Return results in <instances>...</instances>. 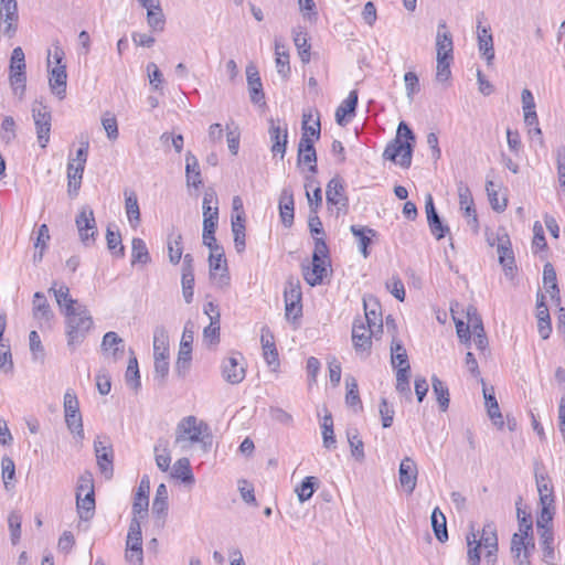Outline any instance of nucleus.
I'll return each instance as SVG.
<instances>
[{
  "instance_id": "58836bf2",
  "label": "nucleus",
  "mask_w": 565,
  "mask_h": 565,
  "mask_svg": "<svg viewBox=\"0 0 565 565\" xmlns=\"http://www.w3.org/2000/svg\"><path fill=\"white\" fill-rule=\"evenodd\" d=\"M218 201L213 190H207L203 196V221H218Z\"/></svg>"
},
{
  "instance_id": "6e6d98bb",
  "label": "nucleus",
  "mask_w": 565,
  "mask_h": 565,
  "mask_svg": "<svg viewBox=\"0 0 565 565\" xmlns=\"http://www.w3.org/2000/svg\"><path fill=\"white\" fill-rule=\"evenodd\" d=\"M431 386L438 405L443 412L449 406V391L447 385L437 376L431 377Z\"/></svg>"
},
{
  "instance_id": "a878e982",
  "label": "nucleus",
  "mask_w": 565,
  "mask_h": 565,
  "mask_svg": "<svg viewBox=\"0 0 565 565\" xmlns=\"http://www.w3.org/2000/svg\"><path fill=\"white\" fill-rule=\"evenodd\" d=\"M100 349L105 354H110L116 361L124 352V340L114 331L106 332Z\"/></svg>"
},
{
  "instance_id": "3c124183",
  "label": "nucleus",
  "mask_w": 565,
  "mask_h": 565,
  "mask_svg": "<svg viewBox=\"0 0 565 565\" xmlns=\"http://www.w3.org/2000/svg\"><path fill=\"white\" fill-rule=\"evenodd\" d=\"M168 510V490L164 483H160L152 501V513L159 518L166 515Z\"/></svg>"
},
{
  "instance_id": "69168bd1",
  "label": "nucleus",
  "mask_w": 565,
  "mask_h": 565,
  "mask_svg": "<svg viewBox=\"0 0 565 565\" xmlns=\"http://www.w3.org/2000/svg\"><path fill=\"white\" fill-rule=\"evenodd\" d=\"M168 256L171 264L177 265L182 258V235L177 234L174 237L170 236L168 239Z\"/></svg>"
},
{
  "instance_id": "49530a36",
  "label": "nucleus",
  "mask_w": 565,
  "mask_h": 565,
  "mask_svg": "<svg viewBox=\"0 0 565 565\" xmlns=\"http://www.w3.org/2000/svg\"><path fill=\"white\" fill-rule=\"evenodd\" d=\"M347 385V394H345V404L349 407L354 408L355 412L362 409V403L359 395L358 382L353 376L345 377Z\"/></svg>"
},
{
  "instance_id": "c9c22d12",
  "label": "nucleus",
  "mask_w": 565,
  "mask_h": 565,
  "mask_svg": "<svg viewBox=\"0 0 565 565\" xmlns=\"http://www.w3.org/2000/svg\"><path fill=\"white\" fill-rule=\"evenodd\" d=\"M391 361L392 365L397 370H402L403 367L411 370L406 349L402 342L395 338H393L391 344Z\"/></svg>"
},
{
  "instance_id": "052dcab7",
  "label": "nucleus",
  "mask_w": 565,
  "mask_h": 565,
  "mask_svg": "<svg viewBox=\"0 0 565 565\" xmlns=\"http://www.w3.org/2000/svg\"><path fill=\"white\" fill-rule=\"evenodd\" d=\"M497 252L499 255V262L503 266L504 270H512L514 266V255L510 247V241L500 239Z\"/></svg>"
},
{
  "instance_id": "de8ad7c7",
  "label": "nucleus",
  "mask_w": 565,
  "mask_h": 565,
  "mask_svg": "<svg viewBox=\"0 0 565 565\" xmlns=\"http://www.w3.org/2000/svg\"><path fill=\"white\" fill-rule=\"evenodd\" d=\"M431 526L436 539L444 543L448 540V532L446 525V516L439 508H435L431 513Z\"/></svg>"
},
{
  "instance_id": "412c9836",
  "label": "nucleus",
  "mask_w": 565,
  "mask_h": 565,
  "mask_svg": "<svg viewBox=\"0 0 565 565\" xmlns=\"http://www.w3.org/2000/svg\"><path fill=\"white\" fill-rule=\"evenodd\" d=\"M317 154L316 149L313 147V139L307 137L306 134L301 135L299 146H298V162L299 163H309V171L312 173L317 172Z\"/></svg>"
},
{
  "instance_id": "0e129e2a",
  "label": "nucleus",
  "mask_w": 565,
  "mask_h": 565,
  "mask_svg": "<svg viewBox=\"0 0 565 565\" xmlns=\"http://www.w3.org/2000/svg\"><path fill=\"white\" fill-rule=\"evenodd\" d=\"M125 379L127 385L135 391L141 386L138 361L135 355H132L128 361Z\"/></svg>"
},
{
  "instance_id": "c85d7f7f",
  "label": "nucleus",
  "mask_w": 565,
  "mask_h": 565,
  "mask_svg": "<svg viewBox=\"0 0 565 565\" xmlns=\"http://www.w3.org/2000/svg\"><path fill=\"white\" fill-rule=\"evenodd\" d=\"M279 213L285 226L294 222V195L290 189H284L279 199Z\"/></svg>"
},
{
  "instance_id": "39448f33",
  "label": "nucleus",
  "mask_w": 565,
  "mask_h": 565,
  "mask_svg": "<svg viewBox=\"0 0 565 565\" xmlns=\"http://www.w3.org/2000/svg\"><path fill=\"white\" fill-rule=\"evenodd\" d=\"M194 340V324L188 321L184 324L183 333L180 341L178 359L175 362V373L180 377H184L191 366L192 361V343Z\"/></svg>"
},
{
  "instance_id": "72a5a7b5",
  "label": "nucleus",
  "mask_w": 565,
  "mask_h": 565,
  "mask_svg": "<svg viewBox=\"0 0 565 565\" xmlns=\"http://www.w3.org/2000/svg\"><path fill=\"white\" fill-rule=\"evenodd\" d=\"M153 356L169 359V335L163 326H157L153 330Z\"/></svg>"
},
{
  "instance_id": "ddd939ff",
  "label": "nucleus",
  "mask_w": 565,
  "mask_h": 565,
  "mask_svg": "<svg viewBox=\"0 0 565 565\" xmlns=\"http://www.w3.org/2000/svg\"><path fill=\"white\" fill-rule=\"evenodd\" d=\"M269 138L271 141V153L274 157L279 156L281 159L285 157L287 139H288V130L287 126L279 120H269V129H268Z\"/></svg>"
},
{
  "instance_id": "bf43d9fd",
  "label": "nucleus",
  "mask_w": 565,
  "mask_h": 565,
  "mask_svg": "<svg viewBox=\"0 0 565 565\" xmlns=\"http://www.w3.org/2000/svg\"><path fill=\"white\" fill-rule=\"evenodd\" d=\"M535 548L532 535H524L523 533H514L511 540L512 552H533Z\"/></svg>"
},
{
  "instance_id": "4c0bfd02",
  "label": "nucleus",
  "mask_w": 565,
  "mask_h": 565,
  "mask_svg": "<svg viewBox=\"0 0 565 565\" xmlns=\"http://www.w3.org/2000/svg\"><path fill=\"white\" fill-rule=\"evenodd\" d=\"M185 175L188 185L198 188L202 183L199 161L191 152L185 154Z\"/></svg>"
},
{
  "instance_id": "473e14b6",
  "label": "nucleus",
  "mask_w": 565,
  "mask_h": 565,
  "mask_svg": "<svg viewBox=\"0 0 565 565\" xmlns=\"http://www.w3.org/2000/svg\"><path fill=\"white\" fill-rule=\"evenodd\" d=\"M247 83L253 103H259L264 98L263 85L257 68L254 65L246 67Z\"/></svg>"
},
{
  "instance_id": "7ed1b4c3",
  "label": "nucleus",
  "mask_w": 565,
  "mask_h": 565,
  "mask_svg": "<svg viewBox=\"0 0 565 565\" xmlns=\"http://www.w3.org/2000/svg\"><path fill=\"white\" fill-rule=\"evenodd\" d=\"M64 316L67 345L81 344L94 324L87 307L85 305H77L74 310L66 312Z\"/></svg>"
},
{
  "instance_id": "4d7b16f0",
  "label": "nucleus",
  "mask_w": 565,
  "mask_h": 565,
  "mask_svg": "<svg viewBox=\"0 0 565 565\" xmlns=\"http://www.w3.org/2000/svg\"><path fill=\"white\" fill-rule=\"evenodd\" d=\"M154 459L157 467L161 471H168L170 468L171 457L168 451V441L167 440H159L158 444L154 446Z\"/></svg>"
},
{
  "instance_id": "aec40b11",
  "label": "nucleus",
  "mask_w": 565,
  "mask_h": 565,
  "mask_svg": "<svg viewBox=\"0 0 565 565\" xmlns=\"http://www.w3.org/2000/svg\"><path fill=\"white\" fill-rule=\"evenodd\" d=\"M209 264L212 278H215L216 273L221 271L217 285L221 287L226 286L230 278L227 276V265L223 248H215V250L210 252Z\"/></svg>"
},
{
  "instance_id": "c756f323",
  "label": "nucleus",
  "mask_w": 565,
  "mask_h": 565,
  "mask_svg": "<svg viewBox=\"0 0 565 565\" xmlns=\"http://www.w3.org/2000/svg\"><path fill=\"white\" fill-rule=\"evenodd\" d=\"M487 550V557H491L498 551L497 529L493 522H487L482 529L481 537L478 540Z\"/></svg>"
},
{
  "instance_id": "0eeeda50",
  "label": "nucleus",
  "mask_w": 565,
  "mask_h": 565,
  "mask_svg": "<svg viewBox=\"0 0 565 565\" xmlns=\"http://www.w3.org/2000/svg\"><path fill=\"white\" fill-rule=\"evenodd\" d=\"M97 466L106 479L114 475V449L109 437L97 436L94 440Z\"/></svg>"
},
{
  "instance_id": "6ab92c4d",
  "label": "nucleus",
  "mask_w": 565,
  "mask_h": 565,
  "mask_svg": "<svg viewBox=\"0 0 565 565\" xmlns=\"http://www.w3.org/2000/svg\"><path fill=\"white\" fill-rule=\"evenodd\" d=\"M149 492L150 481L148 477H143L139 483L138 490L134 499L132 518L143 519L147 515L149 507Z\"/></svg>"
},
{
  "instance_id": "79ce46f5",
  "label": "nucleus",
  "mask_w": 565,
  "mask_h": 565,
  "mask_svg": "<svg viewBox=\"0 0 565 565\" xmlns=\"http://www.w3.org/2000/svg\"><path fill=\"white\" fill-rule=\"evenodd\" d=\"M292 38L299 56L303 63L310 60V44H308V35L303 28L297 26L292 30Z\"/></svg>"
},
{
  "instance_id": "ea45409f",
  "label": "nucleus",
  "mask_w": 565,
  "mask_h": 565,
  "mask_svg": "<svg viewBox=\"0 0 565 565\" xmlns=\"http://www.w3.org/2000/svg\"><path fill=\"white\" fill-rule=\"evenodd\" d=\"M543 284L546 292L550 294L552 299L559 302V289L557 286L556 271L551 263H546L543 268Z\"/></svg>"
},
{
  "instance_id": "37998d69",
  "label": "nucleus",
  "mask_w": 565,
  "mask_h": 565,
  "mask_svg": "<svg viewBox=\"0 0 565 565\" xmlns=\"http://www.w3.org/2000/svg\"><path fill=\"white\" fill-rule=\"evenodd\" d=\"M171 477L181 480L184 483L192 484L194 482V476L191 470L190 461L188 458L178 459L171 471Z\"/></svg>"
},
{
  "instance_id": "f03ea898",
  "label": "nucleus",
  "mask_w": 565,
  "mask_h": 565,
  "mask_svg": "<svg viewBox=\"0 0 565 565\" xmlns=\"http://www.w3.org/2000/svg\"><path fill=\"white\" fill-rule=\"evenodd\" d=\"M210 437V428L206 423L195 416H186L177 425L174 445L185 451L193 444H205V439Z\"/></svg>"
},
{
  "instance_id": "9d476101",
  "label": "nucleus",
  "mask_w": 565,
  "mask_h": 565,
  "mask_svg": "<svg viewBox=\"0 0 565 565\" xmlns=\"http://www.w3.org/2000/svg\"><path fill=\"white\" fill-rule=\"evenodd\" d=\"M75 224L81 242L85 246H92L95 243V237L97 235L94 211L87 205L83 206L76 215Z\"/></svg>"
},
{
  "instance_id": "c03bdc74",
  "label": "nucleus",
  "mask_w": 565,
  "mask_h": 565,
  "mask_svg": "<svg viewBox=\"0 0 565 565\" xmlns=\"http://www.w3.org/2000/svg\"><path fill=\"white\" fill-rule=\"evenodd\" d=\"M150 254L143 239L134 237L131 242V264L146 265L150 263Z\"/></svg>"
},
{
  "instance_id": "338daca9",
  "label": "nucleus",
  "mask_w": 565,
  "mask_h": 565,
  "mask_svg": "<svg viewBox=\"0 0 565 565\" xmlns=\"http://www.w3.org/2000/svg\"><path fill=\"white\" fill-rule=\"evenodd\" d=\"M555 514V504L552 505H541V512L536 519V529L537 532L541 530H552V521Z\"/></svg>"
},
{
  "instance_id": "5fc2aeb1",
  "label": "nucleus",
  "mask_w": 565,
  "mask_h": 565,
  "mask_svg": "<svg viewBox=\"0 0 565 565\" xmlns=\"http://www.w3.org/2000/svg\"><path fill=\"white\" fill-rule=\"evenodd\" d=\"M138 518H132L127 534L126 548L142 547L141 524Z\"/></svg>"
},
{
  "instance_id": "6e6552de",
  "label": "nucleus",
  "mask_w": 565,
  "mask_h": 565,
  "mask_svg": "<svg viewBox=\"0 0 565 565\" xmlns=\"http://www.w3.org/2000/svg\"><path fill=\"white\" fill-rule=\"evenodd\" d=\"M221 373L225 382L236 385L244 381L246 376V363L244 356L238 352L223 359L221 363Z\"/></svg>"
},
{
  "instance_id": "f8f14e48",
  "label": "nucleus",
  "mask_w": 565,
  "mask_h": 565,
  "mask_svg": "<svg viewBox=\"0 0 565 565\" xmlns=\"http://www.w3.org/2000/svg\"><path fill=\"white\" fill-rule=\"evenodd\" d=\"M483 13L477 15V39L478 49L481 55L486 58L488 64L494 60L493 38L489 25H483Z\"/></svg>"
},
{
  "instance_id": "13d9d810",
  "label": "nucleus",
  "mask_w": 565,
  "mask_h": 565,
  "mask_svg": "<svg viewBox=\"0 0 565 565\" xmlns=\"http://www.w3.org/2000/svg\"><path fill=\"white\" fill-rule=\"evenodd\" d=\"M245 220L242 215H237L232 220V232L234 235L235 248L238 253L245 249Z\"/></svg>"
},
{
  "instance_id": "b1692460",
  "label": "nucleus",
  "mask_w": 565,
  "mask_h": 565,
  "mask_svg": "<svg viewBox=\"0 0 565 565\" xmlns=\"http://www.w3.org/2000/svg\"><path fill=\"white\" fill-rule=\"evenodd\" d=\"M436 49H437V58H452V36L449 31H447L446 24L440 23L438 25L437 36H436Z\"/></svg>"
},
{
  "instance_id": "680f3d73",
  "label": "nucleus",
  "mask_w": 565,
  "mask_h": 565,
  "mask_svg": "<svg viewBox=\"0 0 565 565\" xmlns=\"http://www.w3.org/2000/svg\"><path fill=\"white\" fill-rule=\"evenodd\" d=\"M320 118H313L311 113H305L302 115V134H306L310 138H320Z\"/></svg>"
},
{
  "instance_id": "423d86ee",
  "label": "nucleus",
  "mask_w": 565,
  "mask_h": 565,
  "mask_svg": "<svg viewBox=\"0 0 565 565\" xmlns=\"http://www.w3.org/2000/svg\"><path fill=\"white\" fill-rule=\"evenodd\" d=\"M285 317L287 320H297L302 316V291L300 281L290 277L284 289Z\"/></svg>"
},
{
  "instance_id": "4468645a",
  "label": "nucleus",
  "mask_w": 565,
  "mask_h": 565,
  "mask_svg": "<svg viewBox=\"0 0 565 565\" xmlns=\"http://www.w3.org/2000/svg\"><path fill=\"white\" fill-rule=\"evenodd\" d=\"M376 329L365 324L362 319H355L352 328V341L356 351H369L372 345V337Z\"/></svg>"
},
{
  "instance_id": "7c9ffc66",
  "label": "nucleus",
  "mask_w": 565,
  "mask_h": 565,
  "mask_svg": "<svg viewBox=\"0 0 565 565\" xmlns=\"http://www.w3.org/2000/svg\"><path fill=\"white\" fill-rule=\"evenodd\" d=\"M537 533L540 536V545L543 552V561L548 565H554L556 561V555L553 545V530H541V532Z\"/></svg>"
},
{
  "instance_id": "f257e3e1",
  "label": "nucleus",
  "mask_w": 565,
  "mask_h": 565,
  "mask_svg": "<svg viewBox=\"0 0 565 565\" xmlns=\"http://www.w3.org/2000/svg\"><path fill=\"white\" fill-rule=\"evenodd\" d=\"M415 136L409 127L401 121L397 127V136L384 149L383 158L393 161L402 168H409L412 164L413 146Z\"/></svg>"
},
{
  "instance_id": "774afa93",
  "label": "nucleus",
  "mask_w": 565,
  "mask_h": 565,
  "mask_svg": "<svg viewBox=\"0 0 565 565\" xmlns=\"http://www.w3.org/2000/svg\"><path fill=\"white\" fill-rule=\"evenodd\" d=\"M147 22L150 29L154 32H161L164 29V15L160 4L156 8H148Z\"/></svg>"
},
{
  "instance_id": "1a4fd4ad",
  "label": "nucleus",
  "mask_w": 565,
  "mask_h": 565,
  "mask_svg": "<svg viewBox=\"0 0 565 565\" xmlns=\"http://www.w3.org/2000/svg\"><path fill=\"white\" fill-rule=\"evenodd\" d=\"M32 116L35 125L38 142L41 148H46L50 141L52 127L51 111L41 103H35L32 107Z\"/></svg>"
},
{
  "instance_id": "603ef678",
  "label": "nucleus",
  "mask_w": 565,
  "mask_h": 565,
  "mask_svg": "<svg viewBox=\"0 0 565 565\" xmlns=\"http://www.w3.org/2000/svg\"><path fill=\"white\" fill-rule=\"evenodd\" d=\"M275 54L277 72L284 77L289 73V54L280 39H275Z\"/></svg>"
},
{
  "instance_id": "8fccbe9b",
  "label": "nucleus",
  "mask_w": 565,
  "mask_h": 565,
  "mask_svg": "<svg viewBox=\"0 0 565 565\" xmlns=\"http://www.w3.org/2000/svg\"><path fill=\"white\" fill-rule=\"evenodd\" d=\"M478 534L471 529V531L467 534L466 541H467V558L468 563L470 565H479L480 564V547L481 542H478Z\"/></svg>"
},
{
  "instance_id": "2f4dec72",
  "label": "nucleus",
  "mask_w": 565,
  "mask_h": 565,
  "mask_svg": "<svg viewBox=\"0 0 565 565\" xmlns=\"http://www.w3.org/2000/svg\"><path fill=\"white\" fill-rule=\"evenodd\" d=\"M364 310H365V321L366 324L371 328L376 329L377 331L382 330V316L381 312L377 311L379 303L373 297L363 299Z\"/></svg>"
},
{
  "instance_id": "2eb2a0df",
  "label": "nucleus",
  "mask_w": 565,
  "mask_h": 565,
  "mask_svg": "<svg viewBox=\"0 0 565 565\" xmlns=\"http://www.w3.org/2000/svg\"><path fill=\"white\" fill-rule=\"evenodd\" d=\"M326 196L329 206H337L338 212H340L341 210H347L349 200L345 195L342 179L335 177L328 182L326 189Z\"/></svg>"
},
{
  "instance_id": "9b49d317",
  "label": "nucleus",
  "mask_w": 565,
  "mask_h": 565,
  "mask_svg": "<svg viewBox=\"0 0 565 565\" xmlns=\"http://www.w3.org/2000/svg\"><path fill=\"white\" fill-rule=\"evenodd\" d=\"M456 186H457V193H458V198H459L460 210L463 211V215L467 218L468 225L471 228L477 231L478 230V217H477V212L475 209V203H473V198H472L471 191H470L468 184L462 180L457 181Z\"/></svg>"
},
{
  "instance_id": "dca6fc26",
  "label": "nucleus",
  "mask_w": 565,
  "mask_h": 565,
  "mask_svg": "<svg viewBox=\"0 0 565 565\" xmlns=\"http://www.w3.org/2000/svg\"><path fill=\"white\" fill-rule=\"evenodd\" d=\"M418 469L416 462L411 457H405L398 469V480L403 489L408 493H413L417 483Z\"/></svg>"
},
{
  "instance_id": "a211bd4d",
  "label": "nucleus",
  "mask_w": 565,
  "mask_h": 565,
  "mask_svg": "<svg viewBox=\"0 0 565 565\" xmlns=\"http://www.w3.org/2000/svg\"><path fill=\"white\" fill-rule=\"evenodd\" d=\"M33 318L39 322L40 328L51 327L54 313L45 298V296L38 291L33 296Z\"/></svg>"
},
{
  "instance_id": "bb28decb",
  "label": "nucleus",
  "mask_w": 565,
  "mask_h": 565,
  "mask_svg": "<svg viewBox=\"0 0 565 565\" xmlns=\"http://www.w3.org/2000/svg\"><path fill=\"white\" fill-rule=\"evenodd\" d=\"M536 317H537L539 333L543 340H546L551 335L552 327H551L548 308L544 302L543 295H541V297L537 299Z\"/></svg>"
},
{
  "instance_id": "e433bc0d",
  "label": "nucleus",
  "mask_w": 565,
  "mask_h": 565,
  "mask_svg": "<svg viewBox=\"0 0 565 565\" xmlns=\"http://www.w3.org/2000/svg\"><path fill=\"white\" fill-rule=\"evenodd\" d=\"M125 210L131 227L136 228L140 223V209L135 192L125 191Z\"/></svg>"
},
{
  "instance_id": "5701e85b",
  "label": "nucleus",
  "mask_w": 565,
  "mask_h": 565,
  "mask_svg": "<svg viewBox=\"0 0 565 565\" xmlns=\"http://www.w3.org/2000/svg\"><path fill=\"white\" fill-rule=\"evenodd\" d=\"M66 65L54 66L50 72L49 84L52 93L60 99H63L66 94Z\"/></svg>"
},
{
  "instance_id": "e2e57ef3",
  "label": "nucleus",
  "mask_w": 565,
  "mask_h": 565,
  "mask_svg": "<svg viewBox=\"0 0 565 565\" xmlns=\"http://www.w3.org/2000/svg\"><path fill=\"white\" fill-rule=\"evenodd\" d=\"M107 247L114 256L122 258L125 256V247L121 242V235L119 232H114L108 226L106 232Z\"/></svg>"
},
{
  "instance_id": "a19ab883",
  "label": "nucleus",
  "mask_w": 565,
  "mask_h": 565,
  "mask_svg": "<svg viewBox=\"0 0 565 565\" xmlns=\"http://www.w3.org/2000/svg\"><path fill=\"white\" fill-rule=\"evenodd\" d=\"M524 122L526 126L537 124V114L535 110V100L530 89L524 88L521 94Z\"/></svg>"
},
{
  "instance_id": "f704fd0d",
  "label": "nucleus",
  "mask_w": 565,
  "mask_h": 565,
  "mask_svg": "<svg viewBox=\"0 0 565 565\" xmlns=\"http://www.w3.org/2000/svg\"><path fill=\"white\" fill-rule=\"evenodd\" d=\"M350 230L354 237L358 239L361 254L366 258L369 256L367 247L371 244V238L375 236L376 232L372 228L361 225H352Z\"/></svg>"
},
{
  "instance_id": "cd10ccee",
  "label": "nucleus",
  "mask_w": 565,
  "mask_h": 565,
  "mask_svg": "<svg viewBox=\"0 0 565 565\" xmlns=\"http://www.w3.org/2000/svg\"><path fill=\"white\" fill-rule=\"evenodd\" d=\"M358 105V92L351 90L348 97L340 104L335 110V121L338 125L343 126L348 122L347 117H352L355 114Z\"/></svg>"
},
{
  "instance_id": "4be33fe9",
  "label": "nucleus",
  "mask_w": 565,
  "mask_h": 565,
  "mask_svg": "<svg viewBox=\"0 0 565 565\" xmlns=\"http://www.w3.org/2000/svg\"><path fill=\"white\" fill-rule=\"evenodd\" d=\"M49 291L54 294L56 303L63 315L74 310L77 305H81L76 299L71 297L70 288L64 284L57 286V284L54 282Z\"/></svg>"
},
{
  "instance_id": "a18cd8bd",
  "label": "nucleus",
  "mask_w": 565,
  "mask_h": 565,
  "mask_svg": "<svg viewBox=\"0 0 565 565\" xmlns=\"http://www.w3.org/2000/svg\"><path fill=\"white\" fill-rule=\"evenodd\" d=\"M76 509L81 520L88 521L95 512V493L76 497Z\"/></svg>"
},
{
  "instance_id": "20e7f679",
  "label": "nucleus",
  "mask_w": 565,
  "mask_h": 565,
  "mask_svg": "<svg viewBox=\"0 0 565 565\" xmlns=\"http://www.w3.org/2000/svg\"><path fill=\"white\" fill-rule=\"evenodd\" d=\"M330 266L329 248L321 237L315 239V249L310 265H302L303 279L311 287L322 284Z\"/></svg>"
},
{
  "instance_id": "393cba45",
  "label": "nucleus",
  "mask_w": 565,
  "mask_h": 565,
  "mask_svg": "<svg viewBox=\"0 0 565 565\" xmlns=\"http://www.w3.org/2000/svg\"><path fill=\"white\" fill-rule=\"evenodd\" d=\"M260 342L263 355L268 365H278V351L275 345L274 334L267 327H263Z\"/></svg>"
},
{
  "instance_id": "09e8293b",
  "label": "nucleus",
  "mask_w": 565,
  "mask_h": 565,
  "mask_svg": "<svg viewBox=\"0 0 565 565\" xmlns=\"http://www.w3.org/2000/svg\"><path fill=\"white\" fill-rule=\"evenodd\" d=\"M84 170L83 168H76L73 162L67 163V179H68V195L74 198L78 194V190L82 184Z\"/></svg>"
},
{
  "instance_id": "864d4df0",
  "label": "nucleus",
  "mask_w": 565,
  "mask_h": 565,
  "mask_svg": "<svg viewBox=\"0 0 565 565\" xmlns=\"http://www.w3.org/2000/svg\"><path fill=\"white\" fill-rule=\"evenodd\" d=\"M536 486L540 495V505L554 503V491L550 480L544 476H536Z\"/></svg>"
},
{
  "instance_id": "f3484780",
  "label": "nucleus",
  "mask_w": 565,
  "mask_h": 565,
  "mask_svg": "<svg viewBox=\"0 0 565 565\" xmlns=\"http://www.w3.org/2000/svg\"><path fill=\"white\" fill-rule=\"evenodd\" d=\"M425 210L430 233L436 239L440 241L446 236L447 233H449V227L443 223L440 216L438 215L433 196L430 194H428L426 198Z\"/></svg>"
}]
</instances>
